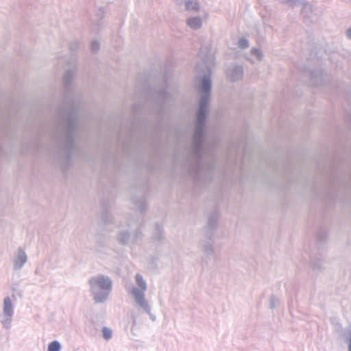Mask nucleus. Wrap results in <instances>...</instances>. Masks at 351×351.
<instances>
[{
    "instance_id": "nucleus-1",
    "label": "nucleus",
    "mask_w": 351,
    "mask_h": 351,
    "mask_svg": "<svg viewBox=\"0 0 351 351\" xmlns=\"http://www.w3.org/2000/svg\"><path fill=\"white\" fill-rule=\"evenodd\" d=\"M198 90L199 101L197 113L195 130L193 135V149L195 153H198L201 149L205 120L208 112V103L211 91V79L209 71L208 74H205L202 77Z\"/></svg>"
},
{
    "instance_id": "nucleus-2",
    "label": "nucleus",
    "mask_w": 351,
    "mask_h": 351,
    "mask_svg": "<svg viewBox=\"0 0 351 351\" xmlns=\"http://www.w3.org/2000/svg\"><path fill=\"white\" fill-rule=\"evenodd\" d=\"M90 293L96 303L105 302L112 289V280L106 275L98 274L88 280Z\"/></svg>"
},
{
    "instance_id": "nucleus-3",
    "label": "nucleus",
    "mask_w": 351,
    "mask_h": 351,
    "mask_svg": "<svg viewBox=\"0 0 351 351\" xmlns=\"http://www.w3.org/2000/svg\"><path fill=\"white\" fill-rule=\"evenodd\" d=\"M135 282L136 286L130 289V293L138 308L145 313L149 314L151 313V306L145 298V291L147 289V282L139 274L136 275Z\"/></svg>"
},
{
    "instance_id": "nucleus-4",
    "label": "nucleus",
    "mask_w": 351,
    "mask_h": 351,
    "mask_svg": "<svg viewBox=\"0 0 351 351\" xmlns=\"http://www.w3.org/2000/svg\"><path fill=\"white\" fill-rule=\"evenodd\" d=\"M204 236L206 239L200 242V247L203 252L207 255L214 253L215 247L213 241L212 239L213 233L212 230H205Z\"/></svg>"
},
{
    "instance_id": "nucleus-5",
    "label": "nucleus",
    "mask_w": 351,
    "mask_h": 351,
    "mask_svg": "<svg viewBox=\"0 0 351 351\" xmlns=\"http://www.w3.org/2000/svg\"><path fill=\"white\" fill-rule=\"evenodd\" d=\"M28 256L23 248H19L14 253L13 258V269L19 271L27 263Z\"/></svg>"
},
{
    "instance_id": "nucleus-6",
    "label": "nucleus",
    "mask_w": 351,
    "mask_h": 351,
    "mask_svg": "<svg viewBox=\"0 0 351 351\" xmlns=\"http://www.w3.org/2000/svg\"><path fill=\"white\" fill-rule=\"evenodd\" d=\"M207 18V14H204L203 16H190L186 19V23L190 29L198 30L202 28L204 21H205Z\"/></svg>"
},
{
    "instance_id": "nucleus-7",
    "label": "nucleus",
    "mask_w": 351,
    "mask_h": 351,
    "mask_svg": "<svg viewBox=\"0 0 351 351\" xmlns=\"http://www.w3.org/2000/svg\"><path fill=\"white\" fill-rule=\"evenodd\" d=\"M180 8H184L188 11H198L200 3L198 0H172Z\"/></svg>"
},
{
    "instance_id": "nucleus-8",
    "label": "nucleus",
    "mask_w": 351,
    "mask_h": 351,
    "mask_svg": "<svg viewBox=\"0 0 351 351\" xmlns=\"http://www.w3.org/2000/svg\"><path fill=\"white\" fill-rule=\"evenodd\" d=\"M227 75L231 82L241 80L243 76V69L242 66H230L227 71Z\"/></svg>"
},
{
    "instance_id": "nucleus-9",
    "label": "nucleus",
    "mask_w": 351,
    "mask_h": 351,
    "mask_svg": "<svg viewBox=\"0 0 351 351\" xmlns=\"http://www.w3.org/2000/svg\"><path fill=\"white\" fill-rule=\"evenodd\" d=\"M75 128V122L73 120H69L64 126V141L65 146L69 148L73 145V138L71 134Z\"/></svg>"
},
{
    "instance_id": "nucleus-10",
    "label": "nucleus",
    "mask_w": 351,
    "mask_h": 351,
    "mask_svg": "<svg viewBox=\"0 0 351 351\" xmlns=\"http://www.w3.org/2000/svg\"><path fill=\"white\" fill-rule=\"evenodd\" d=\"M264 58V53L260 48L253 47L251 49L247 59L251 63L261 62Z\"/></svg>"
},
{
    "instance_id": "nucleus-11",
    "label": "nucleus",
    "mask_w": 351,
    "mask_h": 351,
    "mask_svg": "<svg viewBox=\"0 0 351 351\" xmlns=\"http://www.w3.org/2000/svg\"><path fill=\"white\" fill-rule=\"evenodd\" d=\"M13 315V304L10 297H5L3 300V317L9 319Z\"/></svg>"
},
{
    "instance_id": "nucleus-12",
    "label": "nucleus",
    "mask_w": 351,
    "mask_h": 351,
    "mask_svg": "<svg viewBox=\"0 0 351 351\" xmlns=\"http://www.w3.org/2000/svg\"><path fill=\"white\" fill-rule=\"evenodd\" d=\"M118 241L122 244H128L130 241V234L128 232L121 231L118 234Z\"/></svg>"
},
{
    "instance_id": "nucleus-13",
    "label": "nucleus",
    "mask_w": 351,
    "mask_h": 351,
    "mask_svg": "<svg viewBox=\"0 0 351 351\" xmlns=\"http://www.w3.org/2000/svg\"><path fill=\"white\" fill-rule=\"evenodd\" d=\"M75 73V69H69L66 71V73L64 75V82L66 85H68L71 82Z\"/></svg>"
},
{
    "instance_id": "nucleus-14",
    "label": "nucleus",
    "mask_w": 351,
    "mask_h": 351,
    "mask_svg": "<svg viewBox=\"0 0 351 351\" xmlns=\"http://www.w3.org/2000/svg\"><path fill=\"white\" fill-rule=\"evenodd\" d=\"M61 344L58 341H53L51 342L48 346L47 351H60Z\"/></svg>"
},
{
    "instance_id": "nucleus-15",
    "label": "nucleus",
    "mask_w": 351,
    "mask_h": 351,
    "mask_svg": "<svg viewBox=\"0 0 351 351\" xmlns=\"http://www.w3.org/2000/svg\"><path fill=\"white\" fill-rule=\"evenodd\" d=\"M313 12V7L311 5L307 3H303V7L302 9V13L308 16Z\"/></svg>"
},
{
    "instance_id": "nucleus-16",
    "label": "nucleus",
    "mask_w": 351,
    "mask_h": 351,
    "mask_svg": "<svg viewBox=\"0 0 351 351\" xmlns=\"http://www.w3.org/2000/svg\"><path fill=\"white\" fill-rule=\"evenodd\" d=\"M238 46L242 49H245L249 47V42L245 38H241L239 40Z\"/></svg>"
},
{
    "instance_id": "nucleus-17",
    "label": "nucleus",
    "mask_w": 351,
    "mask_h": 351,
    "mask_svg": "<svg viewBox=\"0 0 351 351\" xmlns=\"http://www.w3.org/2000/svg\"><path fill=\"white\" fill-rule=\"evenodd\" d=\"M278 303V299L276 296L271 295L269 298V307L271 309H274L276 307Z\"/></svg>"
},
{
    "instance_id": "nucleus-18",
    "label": "nucleus",
    "mask_w": 351,
    "mask_h": 351,
    "mask_svg": "<svg viewBox=\"0 0 351 351\" xmlns=\"http://www.w3.org/2000/svg\"><path fill=\"white\" fill-rule=\"evenodd\" d=\"M103 337L105 339L108 340L112 337V330L106 327H104L102 330Z\"/></svg>"
},
{
    "instance_id": "nucleus-19",
    "label": "nucleus",
    "mask_w": 351,
    "mask_h": 351,
    "mask_svg": "<svg viewBox=\"0 0 351 351\" xmlns=\"http://www.w3.org/2000/svg\"><path fill=\"white\" fill-rule=\"evenodd\" d=\"M100 44L97 40H93L91 43L90 48L93 52H96L99 49Z\"/></svg>"
},
{
    "instance_id": "nucleus-20",
    "label": "nucleus",
    "mask_w": 351,
    "mask_h": 351,
    "mask_svg": "<svg viewBox=\"0 0 351 351\" xmlns=\"http://www.w3.org/2000/svg\"><path fill=\"white\" fill-rule=\"evenodd\" d=\"M217 224V217H210L208 222V226L210 228H214Z\"/></svg>"
},
{
    "instance_id": "nucleus-21",
    "label": "nucleus",
    "mask_w": 351,
    "mask_h": 351,
    "mask_svg": "<svg viewBox=\"0 0 351 351\" xmlns=\"http://www.w3.org/2000/svg\"><path fill=\"white\" fill-rule=\"evenodd\" d=\"M347 338L348 340V351H351V326L348 329Z\"/></svg>"
},
{
    "instance_id": "nucleus-22",
    "label": "nucleus",
    "mask_w": 351,
    "mask_h": 351,
    "mask_svg": "<svg viewBox=\"0 0 351 351\" xmlns=\"http://www.w3.org/2000/svg\"><path fill=\"white\" fill-rule=\"evenodd\" d=\"M283 3L289 5H293L296 3L299 2L300 0H279Z\"/></svg>"
},
{
    "instance_id": "nucleus-23",
    "label": "nucleus",
    "mask_w": 351,
    "mask_h": 351,
    "mask_svg": "<svg viewBox=\"0 0 351 351\" xmlns=\"http://www.w3.org/2000/svg\"><path fill=\"white\" fill-rule=\"evenodd\" d=\"M11 321H12V317H10L9 319L4 317L3 319L1 321V322L5 327L8 328L11 324Z\"/></svg>"
},
{
    "instance_id": "nucleus-24",
    "label": "nucleus",
    "mask_w": 351,
    "mask_h": 351,
    "mask_svg": "<svg viewBox=\"0 0 351 351\" xmlns=\"http://www.w3.org/2000/svg\"><path fill=\"white\" fill-rule=\"evenodd\" d=\"M346 36L351 39V27L346 31Z\"/></svg>"
},
{
    "instance_id": "nucleus-25",
    "label": "nucleus",
    "mask_w": 351,
    "mask_h": 351,
    "mask_svg": "<svg viewBox=\"0 0 351 351\" xmlns=\"http://www.w3.org/2000/svg\"><path fill=\"white\" fill-rule=\"evenodd\" d=\"M161 238H162V233H161V232L160 230H158L157 231V236H156V239L159 240Z\"/></svg>"
}]
</instances>
